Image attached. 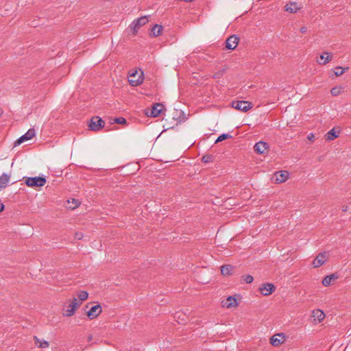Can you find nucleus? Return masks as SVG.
<instances>
[{
    "mask_svg": "<svg viewBox=\"0 0 351 351\" xmlns=\"http://www.w3.org/2000/svg\"><path fill=\"white\" fill-rule=\"evenodd\" d=\"M348 67L343 68L341 66H337L335 69L334 73L337 77H338L343 75L346 71L348 70Z\"/></svg>",
    "mask_w": 351,
    "mask_h": 351,
    "instance_id": "obj_25",
    "label": "nucleus"
},
{
    "mask_svg": "<svg viewBox=\"0 0 351 351\" xmlns=\"http://www.w3.org/2000/svg\"><path fill=\"white\" fill-rule=\"evenodd\" d=\"M82 237H83V234H82V233H81V232H77V233H75V238L76 239L80 240V239H82Z\"/></svg>",
    "mask_w": 351,
    "mask_h": 351,
    "instance_id": "obj_33",
    "label": "nucleus"
},
{
    "mask_svg": "<svg viewBox=\"0 0 351 351\" xmlns=\"http://www.w3.org/2000/svg\"><path fill=\"white\" fill-rule=\"evenodd\" d=\"M114 122L119 124H124L126 123V119L123 117H117L114 119Z\"/></svg>",
    "mask_w": 351,
    "mask_h": 351,
    "instance_id": "obj_32",
    "label": "nucleus"
},
{
    "mask_svg": "<svg viewBox=\"0 0 351 351\" xmlns=\"http://www.w3.org/2000/svg\"><path fill=\"white\" fill-rule=\"evenodd\" d=\"M162 108L163 106L162 104H155L151 109L150 114L148 115L153 117H156L160 114Z\"/></svg>",
    "mask_w": 351,
    "mask_h": 351,
    "instance_id": "obj_17",
    "label": "nucleus"
},
{
    "mask_svg": "<svg viewBox=\"0 0 351 351\" xmlns=\"http://www.w3.org/2000/svg\"><path fill=\"white\" fill-rule=\"evenodd\" d=\"M5 208V206L3 204H0V212L3 211Z\"/></svg>",
    "mask_w": 351,
    "mask_h": 351,
    "instance_id": "obj_38",
    "label": "nucleus"
},
{
    "mask_svg": "<svg viewBox=\"0 0 351 351\" xmlns=\"http://www.w3.org/2000/svg\"><path fill=\"white\" fill-rule=\"evenodd\" d=\"M75 205L73 206H69V208L71 209H75L76 207L79 206V203L77 201H75Z\"/></svg>",
    "mask_w": 351,
    "mask_h": 351,
    "instance_id": "obj_36",
    "label": "nucleus"
},
{
    "mask_svg": "<svg viewBox=\"0 0 351 351\" xmlns=\"http://www.w3.org/2000/svg\"><path fill=\"white\" fill-rule=\"evenodd\" d=\"M162 29L163 27L161 25L156 24L154 27H152L150 34L154 37L158 36L160 35Z\"/></svg>",
    "mask_w": 351,
    "mask_h": 351,
    "instance_id": "obj_20",
    "label": "nucleus"
},
{
    "mask_svg": "<svg viewBox=\"0 0 351 351\" xmlns=\"http://www.w3.org/2000/svg\"><path fill=\"white\" fill-rule=\"evenodd\" d=\"M239 40V38L237 36H236L234 34L230 36V37H228L226 39V47L228 49H230V50L234 49L238 45Z\"/></svg>",
    "mask_w": 351,
    "mask_h": 351,
    "instance_id": "obj_8",
    "label": "nucleus"
},
{
    "mask_svg": "<svg viewBox=\"0 0 351 351\" xmlns=\"http://www.w3.org/2000/svg\"><path fill=\"white\" fill-rule=\"evenodd\" d=\"M331 282H332V280H331V276H330V275L328 276H326L322 280V285L324 286V287H328L331 285Z\"/></svg>",
    "mask_w": 351,
    "mask_h": 351,
    "instance_id": "obj_28",
    "label": "nucleus"
},
{
    "mask_svg": "<svg viewBox=\"0 0 351 351\" xmlns=\"http://www.w3.org/2000/svg\"><path fill=\"white\" fill-rule=\"evenodd\" d=\"M102 312L101 306L100 304H97L90 308V309L87 312V316L90 319H93L97 317Z\"/></svg>",
    "mask_w": 351,
    "mask_h": 351,
    "instance_id": "obj_9",
    "label": "nucleus"
},
{
    "mask_svg": "<svg viewBox=\"0 0 351 351\" xmlns=\"http://www.w3.org/2000/svg\"><path fill=\"white\" fill-rule=\"evenodd\" d=\"M233 267L230 265H224L221 267V272L223 276H228L231 274Z\"/></svg>",
    "mask_w": 351,
    "mask_h": 351,
    "instance_id": "obj_24",
    "label": "nucleus"
},
{
    "mask_svg": "<svg viewBox=\"0 0 351 351\" xmlns=\"http://www.w3.org/2000/svg\"><path fill=\"white\" fill-rule=\"evenodd\" d=\"M230 138H232V136L230 134L223 133L219 136V137L217 138V140L215 141V143H217L221 142L226 139Z\"/></svg>",
    "mask_w": 351,
    "mask_h": 351,
    "instance_id": "obj_26",
    "label": "nucleus"
},
{
    "mask_svg": "<svg viewBox=\"0 0 351 351\" xmlns=\"http://www.w3.org/2000/svg\"><path fill=\"white\" fill-rule=\"evenodd\" d=\"M343 88L341 87H334L331 89L330 93L333 96H337L342 92Z\"/></svg>",
    "mask_w": 351,
    "mask_h": 351,
    "instance_id": "obj_27",
    "label": "nucleus"
},
{
    "mask_svg": "<svg viewBox=\"0 0 351 351\" xmlns=\"http://www.w3.org/2000/svg\"><path fill=\"white\" fill-rule=\"evenodd\" d=\"M79 305V303L77 302V298H74L71 302V303L66 306V309L64 310V315L67 316V317H71L72 316L75 311H76V308L77 307V306Z\"/></svg>",
    "mask_w": 351,
    "mask_h": 351,
    "instance_id": "obj_10",
    "label": "nucleus"
},
{
    "mask_svg": "<svg viewBox=\"0 0 351 351\" xmlns=\"http://www.w3.org/2000/svg\"><path fill=\"white\" fill-rule=\"evenodd\" d=\"M289 172L287 171H277L274 175V179L276 183H282L289 178Z\"/></svg>",
    "mask_w": 351,
    "mask_h": 351,
    "instance_id": "obj_11",
    "label": "nucleus"
},
{
    "mask_svg": "<svg viewBox=\"0 0 351 351\" xmlns=\"http://www.w3.org/2000/svg\"><path fill=\"white\" fill-rule=\"evenodd\" d=\"M92 339V336L88 337V341H90Z\"/></svg>",
    "mask_w": 351,
    "mask_h": 351,
    "instance_id": "obj_40",
    "label": "nucleus"
},
{
    "mask_svg": "<svg viewBox=\"0 0 351 351\" xmlns=\"http://www.w3.org/2000/svg\"><path fill=\"white\" fill-rule=\"evenodd\" d=\"M332 57L330 56L329 53L328 52H323L320 56V60L321 61L319 62V64H326L328 63Z\"/></svg>",
    "mask_w": 351,
    "mask_h": 351,
    "instance_id": "obj_23",
    "label": "nucleus"
},
{
    "mask_svg": "<svg viewBox=\"0 0 351 351\" xmlns=\"http://www.w3.org/2000/svg\"><path fill=\"white\" fill-rule=\"evenodd\" d=\"M232 107L241 112H247L253 107V104L247 101H233Z\"/></svg>",
    "mask_w": 351,
    "mask_h": 351,
    "instance_id": "obj_2",
    "label": "nucleus"
},
{
    "mask_svg": "<svg viewBox=\"0 0 351 351\" xmlns=\"http://www.w3.org/2000/svg\"><path fill=\"white\" fill-rule=\"evenodd\" d=\"M328 260V256L326 252L319 253L313 260L312 265L313 267L317 268L323 265Z\"/></svg>",
    "mask_w": 351,
    "mask_h": 351,
    "instance_id": "obj_6",
    "label": "nucleus"
},
{
    "mask_svg": "<svg viewBox=\"0 0 351 351\" xmlns=\"http://www.w3.org/2000/svg\"><path fill=\"white\" fill-rule=\"evenodd\" d=\"M222 307L230 308L238 306L237 299L233 296H228L227 298L221 301Z\"/></svg>",
    "mask_w": 351,
    "mask_h": 351,
    "instance_id": "obj_12",
    "label": "nucleus"
},
{
    "mask_svg": "<svg viewBox=\"0 0 351 351\" xmlns=\"http://www.w3.org/2000/svg\"><path fill=\"white\" fill-rule=\"evenodd\" d=\"M147 22L148 19L147 16H141L133 21L131 24V29H132L134 32H136L141 26L145 25Z\"/></svg>",
    "mask_w": 351,
    "mask_h": 351,
    "instance_id": "obj_7",
    "label": "nucleus"
},
{
    "mask_svg": "<svg viewBox=\"0 0 351 351\" xmlns=\"http://www.w3.org/2000/svg\"><path fill=\"white\" fill-rule=\"evenodd\" d=\"M242 278L247 284L252 283L254 280V277L250 274L243 276Z\"/></svg>",
    "mask_w": 351,
    "mask_h": 351,
    "instance_id": "obj_30",
    "label": "nucleus"
},
{
    "mask_svg": "<svg viewBox=\"0 0 351 351\" xmlns=\"http://www.w3.org/2000/svg\"><path fill=\"white\" fill-rule=\"evenodd\" d=\"M35 134L36 133L34 128L29 129L25 134L22 135L14 142V146L19 145L24 141L32 139Z\"/></svg>",
    "mask_w": 351,
    "mask_h": 351,
    "instance_id": "obj_5",
    "label": "nucleus"
},
{
    "mask_svg": "<svg viewBox=\"0 0 351 351\" xmlns=\"http://www.w3.org/2000/svg\"><path fill=\"white\" fill-rule=\"evenodd\" d=\"M88 297V293L86 291H82L78 293V298L80 300L84 301Z\"/></svg>",
    "mask_w": 351,
    "mask_h": 351,
    "instance_id": "obj_29",
    "label": "nucleus"
},
{
    "mask_svg": "<svg viewBox=\"0 0 351 351\" xmlns=\"http://www.w3.org/2000/svg\"><path fill=\"white\" fill-rule=\"evenodd\" d=\"M340 133V131L336 132L335 128H332L329 132H328L326 134V140L328 141H332L335 138H337L339 136V134Z\"/></svg>",
    "mask_w": 351,
    "mask_h": 351,
    "instance_id": "obj_21",
    "label": "nucleus"
},
{
    "mask_svg": "<svg viewBox=\"0 0 351 351\" xmlns=\"http://www.w3.org/2000/svg\"><path fill=\"white\" fill-rule=\"evenodd\" d=\"M136 71L135 73H131L130 75L129 79H128L130 84L133 86H138L139 84H141L143 82V77H142L143 73H141V74L138 76V77L137 79H136Z\"/></svg>",
    "mask_w": 351,
    "mask_h": 351,
    "instance_id": "obj_14",
    "label": "nucleus"
},
{
    "mask_svg": "<svg viewBox=\"0 0 351 351\" xmlns=\"http://www.w3.org/2000/svg\"><path fill=\"white\" fill-rule=\"evenodd\" d=\"M213 156L210 155H205L202 158V161L204 163L209 162L212 161Z\"/></svg>",
    "mask_w": 351,
    "mask_h": 351,
    "instance_id": "obj_31",
    "label": "nucleus"
},
{
    "mask_svg": "<svg viewBox=\"0 0 351 351\" xmlns=\"http://www.w3.org/2000/svg\"><path fill=\"white\" fill-rule=\"evenodd\" d=\"M285 336L282 334H276L272 336L270 339V343L274 346H278L284 341Z\"/></svg>",
    "mask_w": 351,
    "mask_h": 351,
    "instance_id": "obj_16",
    "label": "nucleus"
},
{
    "mask_svg": "<svg viewBox=\"0 0 351 351\" xmlns=\"http://www.w3.org/2000/svg\"><path fill=\"white\" fill-rule=\"evenodd\" d=\"M285 10L290 13H295L298 10L300 9V7L298 5L296 2H290L285 5Z\"/></svg>",
    "mask_w": 351,
    "mask_h": 351,
    "instance_id": "obj_18",
    "label": "nucleus"
},
{
    "mask_svg": "<svg viewBox=\"0 0 351 351\" xmlns=\"http://www.w3.org/2000/svg\"><path fill=\"white\" fill-rule=\"evenodd\" d=\"M269 148L268 144L264 141L256 143L254 147V151L258 154H263Z\"/></svg>",
    "mask_w": 351,
    "mask_h": 351,
    "instance_id": "obj_13",
    "label": "nucleus"
},
{
    "mask_svg": "<svg viewBox=\"0 0 351 351\" xmlns=\"http://www.w3.org/2000/svg\"><path fill=\"white\" fill-rule=\"evenodd\" d=\"M330 276H331L332 281L335 280L338 278V276L335 274H330Z\"/></svg>",
    "mask_w": 351,
    "mask_h": 351,
    "instance_id": "obj_35",
    "label": "nucleus"
},
{
    "mask_svg": "<svg viewBox=\"0 0 351 351\" xmlns=\"http://www.w3.org/2000/svg\"><path fill=\"white\" fill-rule=\"evenodd\" d=\"M260 293L264 296L271 295L276 290V286L269 282L262 284L258 288Z\"/></svg>",
    "mask_w": 351,
    "mask_h": 351,
    "instance_id": "obj_4",
    "label": "nucleus"
},
{
    "mask_svg": "<svg viewBox=\"0 0 351 351\" xmlns=\"http://www.w3.org/2000/svg\"><path fill=\"white\" fill-rule=\"evenodd\" d=\"M347 210H348V206H346V207L343 208V211L346 212Z\"/></svg>",
    "mask_w": 351,
    "mask_h": 351,
    "instance_id": "obj_39",
    "label": "nucleus"
},
{
    "mask_svg": "<svg viewBox=\"0 0 351 351\" xmlns=\"http://www.w3.org/2000/svg\"><path fill=\"white\" fill-rule=\"evenodd\" d=\"M10 176L6 173H3L0 176V190L5 188L10 180Z\"/></svg>",
    "mask_w": 351,
    "mask_h": 351,
    "instance_id": "obj_19",
    "label": "nucleus"
},
{
    "mask_svg": "<svg viewBox=\"0 0 351 351\" xmlns=\"http://www.w3.org/2000/svg\"><path fill=\"white\" fill-rule=\"evenodd\" d=\"M25 182L29 187H41L46 184L47 180L45 177L41 176L27 177L25 178Z\"/></svg>",
    "mask_w": 351,
    "mask_h": 351,
    "instance_id": "obj_1",
    "label": "nucleus"
},
{
    "mask_svg": "<svg viewBox=\"0 0 351 351\" xmlns=\"http://www.w3.org/2000/svg\"><path fill=\"white\" fill-rule=\"evenodd\" d=\"M34 339L36 345L38 348H48L49 346V342L45 340H41L36 336H34Z\"/></svg>",
    "mask_w": 351,
    "mask_h": 351,
    "instance_id": "obj_22",
    "label": "nucleus"
},
{
    "mask_svg": "<svg viewBox=\"0 0 351 351\" xmlns=\"http://www.w3.org/2000/svg\"><path fill=\"white\" fill-rule=\"evenodd\" d=\"M307 31V28L306 27H302L300 28V32L303 34L306 33Z\"/></svg>",
    "mask_w": 351,
    "mask_h": 351,
    "instance_id": "obj_37",
    "label": "nucleus"
},
{
    "mask_svg": "<svg viewBox=\"0 0 351 351\" xmlns=\"http://www.w3.org/2000/svg\"><path fill=\"white\" fill-rule=\"evenodd\" d=\"M90 130L98 131L104 126V121L99 117H93L88 125Z\"/></svg>",
    "mask_w": 351,
    "mask_h": 351,
    "instance_id": "obj_3",
    "label": "nucleus"
},
{
    "mask_svg": "<svg viewBox=\"0 0 351 351\" xmlns=\"http://www.w3.org/2000/svg\"><path fill=\"white\" fill-rule=\"evenodd\" d=\"M312 317L315 322L320 323L325 318V313L320 309L313 310Z\"/></svg>",
    "mask_w": 351,
    "mask_h": 351,
    "instance_id": "obj_15",
    "label": "nucleus"
},
{
    "mask_svg": "<svg viewBox=\"0 0 351 351\" xmlns=\"http://www.w3.org/2000/svg\"><path fill=\"white\" fill-rule=\"evenodd\" d=\"M307 138L309 140V141H313L315 139V135L313 133H310L309 134H308L307 136Z\"/></svg>",
    "mask_w": 351,
    "mask_h": 351,
    "instance_id": "obj_34",
    "label": "nucleus"
}]
</instances>
